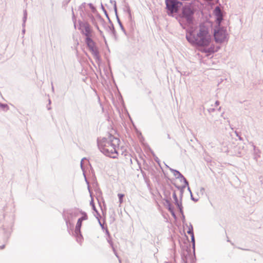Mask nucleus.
I'll list each match as a JSON object with an SVG mask.
<instances>
[{"instance_id":"9","label":"nucleus","mask_w":263,"mask_h":263,"mask_svg":"<svg viewBox=\"0 0 263 263\" xmlns=\"http://www.w3.org/2000/svg\"><path fill=\"white\" fill-rule=\"evenodd\" d=\"M82 215V216L78 219L76 227V231H78L79 232L80 231L82 221L86 220L87 219V216L86 214H83Z\"/></svg>"},{"instance_id":"11","label":"nucleus","mask_w":263,"mask_h":263,"mask_svg":"<svg viewBox=\"0 0 263 263\" xmlns=\"http://www.w3.org/2000/svg\"><path fill=\"white\" fill-rule=\"evenodd\" d=\"M118 196L119 199L120 204H121L123 202V198L124 196V195L123 194H118Z\"/></svg>"},{"instance_id":"12","label":"nucleus","mask_w":263,"mask_h":263,"mask_svg":"<svg viewBox=\"0 0 263 263\" xmlns=\"http://www.w3.org/2000/svg\"><path fill=\"white\" fill-rule=\"evenodd\" d=\"M4 108H6V109H8V106L7 105H4Z\"/></svg>"},{"instance_id":"7","label":"nucleus","mask_w":263,"mask_h":263,"mask_svg":"<svg viewBox=\"0 0 263 263\" xmlns=\"http://www.w3.org/2000/svg\"><path fill=\"white\" fill-rule=\"evenodd\" d=\"M83 32L86 37H90L91 34V29L89 24L85 23L82 26Z\"/></svg>"},{"instance_id":"5","label":"nucleus","mask_w":263,"mask_h":263,"mask_svg":"<svg viewBox=\"0 0 263 263\" xmlns=\"http://www.w3.org/2000/svg\"><path fill=\"white\" fill-rule=\"evenodd\" d=\"M182 13L183 17H184L189 22L192 21L194 12L190 6L184 7Z\"/></svg>"},{"instance_id":"8","label":"nucleus","mask_w":263,"mask_h":263,"mask_svg":"<svg viewBox=\"0 0 263 263\" xmlns=\"http://www.w3.org/2000/svg\"><path fill=\"white\" fill-rule=\"evenodd\" d=\"M214 13L216 16V21L218 25H220L221 21L222 20V15L219 7H216L214 10Z\"/></svg>"},{"instance_id":"2","label":"nucleus","mask_w":263,"mask_h":263,"mask_svg":"<svg viewBox=\"0 0 263 263\" xmlns=\"http://www.w3.org/2000/svg\"><path fill=\"white\" fill-rule=\"evenodd\" d=\"M120 143V139L112 135L101 138L98 141V147L101 152L112 158H117Z\"/></svg>"},{"instance_id":"3","label":"nucleus","mask_w":263,"mask_h":263,"mask_svg":"<svg viewBox=\"0 0 263 263\" xmlns=\"http://www.w3.org/2000/svg\"><path fill=\"white\" fill-rule=\"evenodd\" d=\"M215 41L216 43H221L227 40L226 30L220 28L215 30L214 33Z\"/></svg>"},{"instance_id":"1","label":"nucleus","mask_w":263,"mask_h":263,"mask_svg":"<svg viewBox=\"0 0 263 263\" xmlns=\"http://www.w3.org/2000/svg\"><path fill=\"white\" fill-rule=\"evenodd\" d=\"M186 37L191 44L201 47L204 52L211 53L217 50L213 45L212 33L205 26H199L193 32L187 34Z\"/></svg>"},{"instance_id":"10","label":"nucleus","mask_w":263,"mask_h":263,"mask_svg":"<svg viewBox=\"0 0 263 263\" xmlns=\"http://www.w3.org/2000/svg\"><path fill=\"white\" fill-rule=\"evenodd\" d=\"M187 233L190 235V236L191 237L192 241L194 243H195V239H194L193 228L192 227L191 228H189V230L187 231Z\"/></svg>"},{"instance_id":"6","label":"nucleus","mask_w":263,"mask_h":263,"mask_svg":"<svg viewBox=\"0 0 263 263\" xmlns=\"http://www.w3.org/2000/svg\"><path fill=\"white\" fill-rule=\"evenodd\" d=\"M86 43L90 51L92 53L96 54L97 52V49L95 42L90 39V37H86Z\"/></svg>"},{"instance_id":"4","label":"nucleus","mask_w":263,"mask_h":263,"mask_svg":"<svg viewBox=\"0 0 263 263\" xmlns=\"http://www.w3.org/2000/svg\"><path fill=\"white\" fill-rule=\"evenodd\" d=\"M167 8L171 13L176 12L178 8L181 6V3L176 0H166Z\"/></svg>"}]
</instances>
